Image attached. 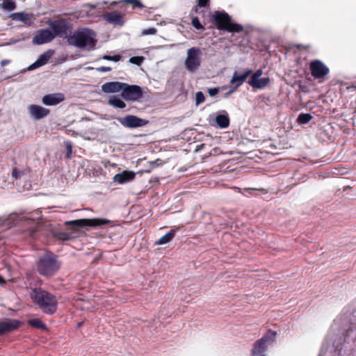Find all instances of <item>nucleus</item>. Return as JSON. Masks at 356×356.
Masks as SVG:
<instances>
[{"instance_id": "473e14b6", "label": "nucleus", "mask_w": 356, "mask_h": 356, "mask_svg": "<svg viewBox=\"0 0 356 356\" xmlns=\"http://www.w3.org/2000/svg\"><path fill=\"white\" fill-rule=\"evenodd\" d=\"M29 324L34 327L46 329V325L39 319L33 318L29 321Z\"/></svg>"}, {"instance_id": "09e8293b", "label": "nucleus", "mask_w": 356, "mask_h": 356, "mask_svg": "<svg viewBox=\"0 0 356 356\" xmlns=\"http://www.w3.org/2000/svg\"><path fill=\"white\" fill-rule=\"evenodd\" d=\"M118 3H120L119 2V1H113L112 3H111V6H116Z\"/></svg>"}, {"instance_id": "f8f14e48", "label": "nucleus", "mask_w": 356, "mask_h": 356, "mask_svg": "<svg viewBox=\"0 0 356 356\" xmlns=\"http://www.w3.org/2000/svg\"><path fill=\"white\" fill-rule=\"evenodd\" d=\"M118 120L122 126L128 128L142 127L147 124V120L132 115H128L124 118H118Z\"/></svg>"}, {"instance_id": "9b49d317", "label": "nucleus", "mask_w": 356, "mask_h": 356, "mask_svg": "<svg viewBox=\"0 0 356 356\" xmlns=\"http://www.w3.org/2000/svg\"><path fill=\"white\" fill-rule=\"evenodd\" d=\"M309 70L316 79H324L330 72V69L320 60H312L309 63Z\"/></svg>"}, {"instance_id": "b1692460", "label": "nucleus", "mask_w": 356, "mask_h": 356, "mask_svg": "<svg viewBox=\"0 0 356 356\" xmlns=\"http://www.w3.org/2000/svg\"><path fill=\"white\" fill-rule=\"evenodd\" d=\"M248 83L253 88L262 89L270 83V79L268 77H263L254 80H248Z\"/></svg>"}, {"instance_id": "49530a36", "label": "nucleus", "mask_w": 356, "mask_h": 356, "mask_svg": "<svg viewBox=\"0 0 356 356\" xmlns=\"http://www.w3.org/2000/svg\"><path fill=\"white\" fill-rule=\"evenodd\" d=\"M9 63H10V60H7V59H4V60H2L1 61V65L2 67H4V66L7 65H8V64H9Z\"/></svg>"}, {"instance_id": "5701e85b", "label": "nucleus", "mask_w": 356, "mask_h": 356, "mask_svg": "<svg viewBox=\"0 0 356 356\" xmlns=\"http://www.w3.org/2000/svg\"><path fill=\"white\" fill-rule=\"evenodd\" d=\"M216 122L218 127L225 129L229 125V118L226 111L218 112L216 116Z\"/></svg>"}, {"instance_id": "a211bd4d", "label": "nucleus", "mask_w": 356, "mask_h": 356, "mask_svg": "<svg viewBox=\"0 0 356 356\" xmlns=\"http://www.w3.org/2000/svg\"><path fill=\"white\" fill-rule=\"evenodd\" d=\"M124 83L120 81H110L106 82L102 85V91L104 93H115L121 91L122 92Z\"/></svg>"}, {"instance_id": "c85d7f7f", "label": "nucleus", "mask_w": 356, "mask_h": 356, "mask_svg": "<svg viewBox=\"0 0 356 356\" xmlns=\"http://www.w3.org/2000/svg\"><path fill=\"white\" fill-rule=\"evenodd\" d=\"M0 8L6 11H12L16 8V4L13 0H6L0 3Z\"/></svg>"}, {"instance_id": "ea45409f", "label": "nucleus", "mask_w": 356, "mask_h": 356, "mask_svg": "<svg viewBox=\"0 0 356 356\" xmlns=\"http://www.w3.org/2000/svg\"><path fill=\"white\" fill-rule=\"evenodd\" d=\"M263 71L261 70H257L250 78L249 80H254L257 79H259L260 76L262 75Z\"/></svg>"}, {"instance_id": "393cba45", "label": "nucleus", "mask_w": 356, "mask_h": 356, "mask_svg": "<svg viewBox=\"0 0 356 356\" xmlns=\"http://www.w3.org/2000/svg\"><path fill=\"white\" fill-rule=\"evenodd\" d=\"M10 18L13 21L22 22L26 23L31 18V15L24 12L14 13L10 15Z\"/></svg>"}, {"instance_id": "c756f323", "label": "nucleus", "mask_w": 356, "mask_h": 356, "mask_svg": "<svg viewBox=\"0 0 356 356\" xmlns=\"http://www.w3.org/2000/svg\"><path fill=\"white\" fill-rule=\"evenodd\" d=\"M55 237L60 241H70L72 239V233L71 232H58L54 234Z\"/></svg>"}, {"instance_id": "f03ea898", "label": "nucleus", "mask_w": 356, "mask_h": 356, "mask_svg": "<svg viewBox=\"0 0 356 356\" xmlns=\"http://www.w3.org/2000/svg\"><path fill=\"white\" fill-rule=\"evenodd\" d=\"M96 33L88 28H80L67 38V43L76 48L92 51L96 49Z\"/></svg>"}, {"instance_id": "6e6552de", "label": "nucleus", "mask_w": 356, "mask_h": 356, "mask_svg": "<svg viewBox=\"0 0 356 356\" xmlns=\"http://www.w3.org/2000/svg\"><path fill=\"white\" fill-rule=\"evenodd\" d=\"M201 55L202 51L198 47H191L188 49L184 66L188 72H194L200 67Z\"/></svg>"}, {"instance_id": "58836bf2", "label": "nucleus", "mask_w": 356, "mask_h": 356, "mask_svg": "<svg viewBox=\"0 0 356 356\" xmlns=\"http://www.w3.org/2000/svg\"><path fill=\"white\" fill-rule=\"evenodd\" d=\"M23 175L24 173L17 168L13 170L12 176L16 179H20Z\"/></svg>"}, {"instance_id": "f3484780", "label": "nucleus", "mask_w": 356, "mask_h": 356, "mask_svg": "<svg viewBox=\"0 0 356 356\" xmlns=\"http://www.w3.org/2000/svg\"><path fill=\"white\" fill-rule=\"evenodd\" d=\"M54 53L53 50L49 49L40 54L38 59L28 67V70H33L47 64Z\"/></svg>"}, {"instance_id": "c9c22d12", "label": "nucleus", "mask_w": 356, "mask_h": 356, "mask_svg": "<svg viewBox=\"0 0 356 356\" xmlns=\"http://www.w3.org/2000/svg\"><path fill=\"white\" fill-rule=\"evenodd\" d=\"M191 23H192V25L193 26V27L195 28L196 29H197V30L204 29V26L200 24L198 17H193Z\"/></svg>"}, {"instance_id": "f257e3e1", "label": "nucleus", "mask_w": 356, "mask_h": 356, "mask_svg": "<svg viewBox=\"0 0 356 356\" xmlns=\"http://www.w3.org/2000/svg\"><path fill=\"white\" fill-rule=\"evenodd\" d=\"M41 217L42 212L40 210L27 215L11 213L8 216L0 217V232L15 225H27L28 227L24 231H27L30 236H33L36 232V225Z\"/></svg>"}, {"instance_id": "412c9836", "label": "nucleus", "mask_w": 356, "mask_h": 356, "mask_svg": "<svg viewBox=\"0 0 356 356\" xmlns=\"http://www.w3.org/2000/svg\"><path fill=\"white\" fill-rule=\"evenodd\" d=\"M19 325L17 320H6L0 321V336L16 330Z\"/></svg>"}, {"instance_id": "dca6fc26", "label": "nucleus", "mask_w": 356, "mask_h": 356, "mask_svg": "<svg viewBox=\"0 0 356 356\" xmlns=\"http://www.w3.org/2000/svg\"><path fill=\"white\" fill-rule=\"evenodd\" d=\"M29 115L35 120H40L47 117L49 113V110L38 105H30L28 107Z\"/></svg>"}, {"instance_id": "a19ab883", "label": "nucleus", "mask_w": 356, "mask_h": 356, "mask_svg": "<svg viewBox=\"0 0 356 356\" xmlns=\"http://www.w3.org/2000/svg\"><path fill=\"white\" fill-rule=\"evenodd\" d=\"M218 88H212L209 89L208 92L211 97H214L218 94Z\"/></svg>"}, {"instance_id": "7ed1b4c3", "label": "nucleus", "mask_w": 356, "mask_h": 356, "mask_svg": "<svg viewBox=\"0 0 356 356\" xmlns=\"http://www.w3.org/2000/svg\"><path fill=\"white\" fill-rule=\"evenodd\" d=\"M31 298L43 312L54 314L57 309L58 302L54 296L40 288H34L30 293Z\"/></svg>"}, {"instance_id": "20e7f679", "label": "nucleus", "mask_w": 356, "mask_h": 356, "mask_svg": "<svg viewBox=\"0 0 356 356\" xmlns=\"http://www.w3.org/2000/svg\"><path fill=\"white\" fill-rule=\"evenodd\" d=\"M60 268V263L52 253H46L40 257L37 263L39 273L45 277L54 275Z\"/></svg>"}, {"instance_id": "4be33fe9", "label": "nucleus", "mask_w": 356, "mask_h": 356, "mask_svg": "<svg viewBox=\"0 0 356 356\" xmlns=\"http://www.w3.org/2000/svg\"><path fill=\"white\" fill-rule=\"evenodd\" d=\"M136 174L133 171L124 170L121 173L116 174L114 177V181L123 184L132 181L135 178Z\"/></svg>"}, {"instance_id": "9d476101", "label": "nucleus", "mask_w": 356, "mask_h": 356, "mask_svg": "<svg viewBox=\"0 0 356 356\" xmlns=\"http://www.w3.org/2000/svg\"><path fill=\"white\" fill-rule=\"evenodd\" d=\"M110 222V220L100 218H92V219H79L75 220L66 221V225H71L73 228L83 227H99L104 225H107Z\"/></svg>"}, {"instance_id": "2eb2a0df", "label": "nucleus", "mask_w": 356, "mask_h": 356, "mask_svg": "<svg viewBox=\"0 0 356 356\" xmlns=\"http://www.w3.org/2000/svg\"><path fill=\"white\" fill-rule=\"evenodd\" d=\"M252 71L250 69H243L238 71H235L233 74L232 78L229 81L231 86H235L238 88L245 81L246 79L252 74Z\"/></svg>"}, {"instance_id": "e433bc0d", "label": "nucleus", "mask_w": 356, "mask_h": 356, "mask_svg": "<svg viewBox=\"0 0 356 356\" xmlns=\"http://www.w3.org/2000/svg\"><path fill=\"white\" fill-rule=\"evenodd\" d=\"M103 59L106 60L118 62L121 59V56L119 54L114 55V56L105 55L103 56Z\"/></svg>"}, {"instance_id": "7c9ffc66", "label": "nucleus", "mask_w": 356, "mask_h": 356, "mask_svg": "<svg viewBox=\"0 0 356 356\" xmlns=\"http://www.w3.org/2000/svg\"><path fill=\"white\" fill-rule=\"evenodd\" d=\"M313 118L312 115L309 113H300L298 118L297 122L299 124H307Z\"/></svg>"}, {"instance_id": "de8ad7c7", "label": "nucleus", "mask_w": 356, "mask_h": 356, "mask_svg": "<svg viewBox=\"0 0 356 356\" xmlns=\"http://www.w3.org/2000/svg\"><path fill=\"white\" fill-rule=\"evenodd\" d=\"M5 283H6L5 280L1 276H0V285H3Z\"/></svg>"}, {"instance_id": "aec40b11", "label": "nucleus", "mask_w": 356, "mask_h": 356, "mask_svg": "<svg viewBox=\"0 0 356 356\" xmlns=\"http://www.w3.org/2000/svg\"><path fill=\"white\" fill-rule=\"evenodd\" d=\"M64 95L62 93H52L44 95L42 102L46 106H55L64 100Z\"/></svg>"}, {"instance_id": "a878e982", "label": "nucleus", "mask_w": 356, "mask_h": 356, "mask_svg": "<svg viewBox=\"0 0 356 356\" xmlns=\"http://www.w3.org/2000/svg\"><path fill=\"white\" fill-rule=\"evenodd\" d=\"M350 342L356 344V325L354 328L349 329L344 336L343 343H350Z\"/></svg>"}, {"instance_id": "72a5a7b5", "label": "nucleus", "mask_w": 356, "mask_h": 356, "mask_svg": "<svg viewBox=\"0 0 356 356\" xmlns=\"http://www.w3.org/2000/svg\"><path fill=\"white\" fill-rule=\"evenodd\" d=\"M145 58L143 56H133L129 58V62L132 64L140 66L143 63Z\"/></svg>"}, {"instance_id": "4468645a", "label": "nucleus", "mask_w": 356, "mask_h": 356, "mask_svg": "<svg viewBox=\"0 0 356 356\" xmlns=\"http://www.w3.org/2000/svg\"><path fill=\"white\" fill-rule=\"evenodd\" d=\"M54 39L52 31L48 29H41L36 32L33 38V43L40 45L51 42Z\"/></svg>"}, {"instance_id": "4c0bfd02", "label": "nucleus", "mask_w": 356, "mask_h": 356, "mask_svg": "<svg viewBox=\"0 0 356 356\" xmlns=\"http://www.w3.org/2000/svg\"><path fill=\"white\" fill-rule=\"evenodd\" d=\"M156 33V29L155 28H149L143 30L142 35H155Z\"/></svg>"}, {"instance_id": "0eeeda50", "label": "nucleus", "mask_w": 356, "mask_h": 356, "mask_svg": "<svg viewBox=\"0 0 356 356\" xmlns=\"http://www.w3.org/2000/svg\"><path fill=\"white\" fill-rule=\"evenodd\" d=\"M47 24L51 28L54 38L58 36L67 39L69 37L68 32L71 31L72 25L66 19L60 18L56 20H49L47 22Z\"/></svg>"}, {"instance_id": "2f4dec72", "label": "nucleus", "mask_w": 356, "mask_h": 356, "mask_svg": "<svg viewBox=\"0 0 356 356\" xmlns=\"http://www.w3.org/2000/svg\"><path fill=\"white\" fill-rule=\"evenodd\" d=\"M119 2L131 4L133 9H143L144 8V6L140 0H119Z\"/></svg>"}, {"instance_id": "f704fd0d", "label": "nucleus", "mask_w": 356, "mask_h": 356, "mask_svg": "<svg viewBox=\"0 0 356 356\" xmlns=\"http://www.w3.org/2000/svg\"><path fill=\"white\" fill-rule=\"evenodd\" d=\"M205 97L202 92L199 91L195 93V104L197 106L203 103Z\"/></svg>"}, {"instance_id": "423d86ee", "label": "nucleus", "mask_w": 356, "mask_h": 356, "mask_svg": "<svg viewBox=\"0 0 356 356\" xmlns=\"http://www.w3.org/2000/svg\"><path fill=\"white\" fill-rule=\"evenodd\" d=\"M277 332L269 330L260 339L254 342L252 351V356H266V352L268 346L275 341Z\"/></svg>"}, {"instance_id": "bb28decb", "label": "nucleus", "mask_w": 356, "mask_h": 356, "mask_svg": "<svg viewBox=\"0 0 356 356\" xmlns=\"http://www.w3.org/2000/svg\"><path fill=\"white\" fill-rule=\"evenodd\" d=\"M175 235L174 229L170 230L167 234L161 237L155 243L156 245H164L171 241Z\"/></svg>"}, {"instance_id": "37998d69", "label": "nucleus", "mask_w": 356, "mask_h": 356, "mask_svg": "<svg viewBox=\"0 0 356 356\" xmlns=\"http://www.w3.org/2000/svg\"><path fill=\"white\" fill-rule=\"evenodd\" d=\"M111 70H112L111 67H105V66H102V67H99L97 68V70L100 72H107L111 71Z\"/></svg>"}, {"instance_id": "1a4fd4ad", "label": "nucleus", "mask_w": 356, "mask_h": 356, "mask_svg": "<svg viewBox=\"0 0 356 356\" xmlns=\"http://www.w3.org/2000/svg\"><path fill=\"white\" fill-rule=\"evenodd\" d=\"M143 92L141 87L137 85H129L124 83L121 97L127 101H138L143 97Z\"/></svg>"}, {"instance_id": "79ce46f5", "label": "nucleus", "mask_w": 356, "mask_h": 356, "mask_svg": "<svg viewBox=\"0 0 356 356\" xmlns=\"http://www.w3.org/2000/svg\"><path fill=\"white\" fill-rule=\"evenodd\" d=\"M209 0H197V6L200 8L207 6Z\"/></svg>"}, {"instance_id": "a18cd8bd", "label": "nucleus", "mask_w": 356, "mask_h": 356, "mask_svg": "<svg viewBox=\"0 0 356 356\" xmlns=\"http://www.w3.org/2000/svg\"><path fill=\"white\" fill-rule=\"evenodd\" d=\"M232 88L229 91L227 92L225 95V97H228L232 93H233L237 88H235V86H232Z\"/></svg>"}, {"instance_id": "39448f33", "label": "nucleus", "mask_w": 356, "mask_h": 356, "mask_svg": "<svg viewBox=\"0 0 356 356\" xmlns=\"http://www.w3.org/2000/svg\"><path fill=\"white\" fill-rule=\"evenodd\" d=\"M213 19L219 30L229 33H241L243 26L232 21L231 17L225 11H216L213 15Z\"/></svg>"}, {"instance_id": "c03bdc74", "label": "nucleus", "mask_w": 356, "mask_h": 356, "mask_svg": "<svg viewBox=\"0 0 356 356\" xmlns=\"http://www.w3.org/2000/svg\"><path fill=\"white\" fill-rule=\"evenodd\" d=\"M66 148L67 150V156L69 157L70 155L72 154V144L70 142H66Z\"/></svg>"}, {"instance_id": "ddd939ff", "label": "nucleus", "mask_w": 356, "mask_h": 356, "mask_svg": "<svg viewBox=\"0 0 356 356\" xmlns=\"http://www.w3.org/2000/svg\"><path fill=\"white\" fill-rule=\"evenodd\" d=\"M331 342L332 339H330H330L328 338L326 339L325 341L323 344L321 350L318 356H327V353L328 352L332 353L333 350L334 351L335 353H337V356H339V355L341 353L343 349V346H344L341 343V339L340 338L339 339H335L332 342V346L330 347V343Z\"/></svg>"}, {"instance_id": "cd10ccee", "label": "nucleus", "mask_w": 356, "mask_h": 356, "mask_svg": "<svg viewBox=\"0 0 356 356\" xmlns=\"http://www.w3.org/2000/svg\"><path fill=\"white\" fill-rule=\"evenodd\" d=\"M108 104L117 108H124L126 104L120 98L115 96L111 97L108 100Z\"/></svg>"}, {"instance_id": "6ab92c4d", "label": "nucleus", "mask_w": 356, "mask_h": 356, "mask_svg": "<svg viewBox=\"0 0 356 356\" xmlns=\"http://www.w3.org/2000/svg\"><path fill=\"white\" fill-rule=\"evenodd\" d=\"M103 18L108 23L122 26L124 23L123 15L118 12H110L103 15Z\"/></svg>"}]
</instances>
